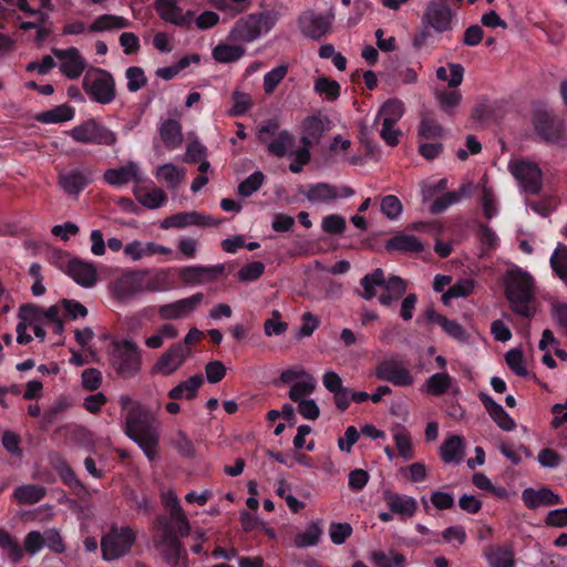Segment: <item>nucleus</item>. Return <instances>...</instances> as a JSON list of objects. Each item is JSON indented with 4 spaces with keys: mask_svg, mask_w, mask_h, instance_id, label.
Listing matches in <instances>:
<instances>
[{
    "mask_svg": "<svg viewBox=\"0 0 567 567\" xmlns=\"http://www.w3.org/2000/svg\"><path fill=\"white\" fill-rule=\"evenodd\" d=\"M166 506L169 516L158 515L154 520L153 544L168 565L177 566L184 551L179 538L189 534L190 526L177 497L168 501Z\"/></svg>",
    "mask_w": 567,
    "mask_h": 567,
    "instance_id": "1",
    "label": "nucleus"
},
{
    "mask_svg": "<svg viewBox=\"0 0 567 567\" xmlns=\"http://www.w3.org/2000/svg\"><path fill=\"white\" fill-rule=\"evenodd\" d=\"M485 557L491 567H514L515 554L512 545H491L485 549Z\"/></svg>",
    "mask_w": 567,
    "mask_h": 567,
    "instance_id": "23",
    "label": "nucleus"
},
{
    "mask_svg": "<svg viewBox=\"0 0 567 567\" xmlns=\"http://www.w3.org/2000/svg\"><path fill=\"white\" fill-rule=\"evenodd\" d=\"M264 179L261 172H255L238 185V194L244 197L250 196L261 187Z\"/></svg>",
    "mask_w": 567,
    "mask_h": 567,
    "instance_id": "47",
    "label": "nucleus"
},
{
    "mask_svg": "<svg viewBox=\"0 0 567 567\" xmlns=\"http://www.w3.org/2000/svg\"><path fill=\"white\" fill-rule=\"evenodd\" d=\"M244 54L245 49L240 45L218 44L213 50V56L219 63L235 62Z\"/></svg>",
    "mask_w": 567,
    "mask_h": 567,
    "instance_id": "36",
    "label": "nucleus"
},
{
    "mask_svg": "<svg viewBox=\"0 0 567 567\" xmlns=\"http://www.w3.org/2000/svg\"><path fill=\"white\" fill-rule=\"evenodd\" d=\"M111 364L122 378H131L141 369V354L137 346L128 340L114 343Z\"/></svg>",
    "mask_w": 567,
    "mask_h": 567,
    "instance_id": "6",
    "label": "nucleus"
},
{
    "mask_svg": "<svg viewBox=\"0 0 567 567\" xmlns=\"http://www.w3.org/2000/svg\"><path fill=\"white\" fill-rule=\"evenodd\" d=\"M381 212L389 219H395L402 213V204L396 196L388 195L381 200Z\"/></svg>",
    "mask_w": 567,
    "mask_h": 567,
    "instance_id": "60",
    "label": "nucleus"
},
{
    "mask_svg": "<svg viewBox=\"0 0 567 567\" xmlns=\"http://www.w3.org/2000/svg\"><path fill=\"white\" fill-rule=\"evenodd\" d=\"M53 54L62 60L61 72L69 79H78L85 69V61L76 48L66 50L53 49Z\"/></svg>",
    "mask_w": 567,
    "mask_h": 567,
    "instance_id": "16",
    "label": "nucleus"
},
{
    "mask_svg": "<svg viewBox=\"0 0 567 567\" xmlns=\"http://www.w3.org/2000/svg\"><path fill=\"white\" fill-rule=\"evenodd\" d=\"M374 375L382 381H388L398 386H409L413 383V377L401 362L382 361L375 367Z\"/></svg>",
    "mask_w": 567,
    "mask_h": 567,
    "instance_id": "13",
    "label": "nucleus"
},
{
    "mask_svg": "<svg viewBox=\"0 0 567 567\" xmlns=\"http://www.w3.org/2000/svg\"><path fill=\"white\" fill-rule=\"evenodd\" d=\"M68 275L71 276L79 285L91 287L96 281V269L90 264L80 259H72L68 264Z\"/></svg>",
    "mask_w": 567,
    "mask_h": 567,
    "instance_id": "21",
    "label": "nucleus"
},
{
    "mask_svg": "<svg viewBox=\"0 0 567 567\" xmlns=\"http://www.w3.org/2000/svg\"><path fill=\"white\" fill-rule=\"evenodd\" d=\"M190 353V348L181 342L172 344L154 363L152 373L171 375L183 365Z\"/></svg>",
    "mask_w": 567,
    "mask_h": 567,
    "instance_id": "9",
    "label": "nucleus"
},
{
    "mask_svg": "<svg viewBox=\"0 0 567 567\" xmlns=\"http://www.w3.org/2000/svg\"><path fill=\"white\" fill-rule=\"evenodd\" d=\"M403 103L398 99H390L381 106L378 118L383 116V120H393L396 123L403 115Z\"/></svg>",
    "mask_w": 567,
    "mask_h": 567,
    "instance_id": "44",
    "label": "nucleus"
},
{
    "mask_svg": "<svg viewBox=\"0 0 567 567\" xmlns=\"http://www.w3.org/2000/svg\"><path fill=\"white\" fill-rule=\"evenodd\" d=\"M301 193L307 197L309 202L321 203L336 200L340 196L350 197L354 194V190L349 186H343L341 187V193H339V188L334 185L328 183H317L309 186L306 192Z\"/></svg>",
    "mask_w": 567,
    "mask_h": 567,
    "instance_id": "15",
    "label": "nucleus"
},
{
    "mask_svg": "<svg viewBox=\"0 0 567 567\" xmlns=\"http://www.w3.org/2000/svg\"><path fill=\"white\" fill-rule=\"evenodd\" d=\"M467 193V186L463 185L457 192H447L436 198L431 205V213L439 214L450 205L458 202Z\"/></svg>",
    "mask_w": 567,
    "mask_h": 567,
    "instance_id": "41",
    "label": "nucleus"
},
{
    "mask_svg": "<svg viewBox=\"0 0 567 567\" xmlns=\"http://www.w3.org/2000/svg\"><path fill=\"white\" fill-rule=\"evenodd\" d=\"M74 115L71 106L63 104L52 110L42 112L35 116V120L42 123H60L70 121Z\"/></svg>",
    "mask_w": 567,
    "mask_h": 567,
    "instance_id": "34",
    "label": "nucleus"
},
{
    "mask_svg": "<svg viewBox=\"0 0 567 567\" xmlns=\"http://www.w3.org/2000/svg\"><path fill=\"white\" fill-rule=\"evenodd\" d=\"M120 403L123 409L131 405L125 419L126 435L138 444L150 461H154L159 443L155 416L148 408L133 402L128 395H122Z\"/></svg>",
    "mask_w": 567,
    "mask_h": 567,
    "instance_id": "2",
    "label": "nucleus"
},
{
    "mask_svg": "<svg viewBox=\"0 0 567 567\" xmlns=\"http://www.w3.org/2000/svg\"><path fill=\"white\" fill-rule=\"evenodd\" d=\"M166 199V195L161 188H153L152 190L137 196V200L150 209L159 207Z\"/></svg>",
    "mask_w": 567,
    "mask_h": 567,
    "instance_id": "55",
    "label": "nucleus"
},
{
    "mask_svg": "<svg viewBox=\"0 0 567 567\" xmlns=\"http://www.w3.org/2000/svg\"><path fill=\"white\" fill-rule=\"evenodd\" d=\"M179 279L184 285H196L212 281L207 268L199 266L183 268L179 272Z\"/></svg>",
    "mask_w": 567,
    "mask_h": 567,
    "instance_id": "37",
    "label": "nucleus"
},
{
    "mask_svg": "<svg viewBox=\"0 0 567 567\" xmlns=\"http://www.w3.org/2000/svg\"><path fill=\"white\" fill-rule=\"evenodd\" d=\"M394 440L399 455L405 460H411L413 457V451L410 434L408 432L396 433Z\"/></svg>",
    "mask_w": 567,
    "mask_h": 567,
    "instance_id": "63",
    "label": "nucleus"
},
{
    "mask_svg": "<svg viewBox=\"0 0 567 567\" xmlns=\"http://www.w3.org/2000/svg\"><path fill=\"white\" fill-rule=\"evenodd\" d=\"M522 498L529 509H536L540 506L558 505L561 503L560 496L548 487H542L539 489H534L532 487L525 488L523 491Z\"/></svg>",
    "mask_w": 567,
    "mask_h": 567,
    "instance_id": "19",
    "label": "nucleus"
},
{
    "mask_svg": "<svg viewBox=\"0 0 567 567\" xmlns=\"http://www.w3.org/2000/svg\"><path fill=\"white\" fill-rule=\"evenodd\" d=\"M346 226V219L340 215H329L322 219V230L329 235L342 234Z\"/></svg>",
    "mask_w": 567,
    "mask_h": 567,
    "instance_id": "58",
    "label": "nucleus"
},
{
    "mask_svg": "<svg viewBox=\"0 0 567 567\" xmlns=\"http://www.w3.org/2000/svg\"><path fill=\"white\" fill-rule=\"evenodd\" d=\"M128 27V21L122 17L103 14L95 19L89 27L91 32H102L112 29H124Z\"/></svg>",
    "mask_w": 567,
    "mask_h": 567,
    "instance_id": "33",
    "label": "nucleus"
},
{
    "mask_svg": "<svg viewBox=\"0 0 567 567\" xmlns=\"http://www.w3.org/2000/svg\"><path fill=\"white\" fill-rule=\"evenodd\" d=\"M288 65L280 64L270 72H268L264 78V90L266 94H271L277 85L284 80L287 75Z\"/></svg>",
    "mask_w": 567,
    "mask_h": 567,
    "instance_id": "45",
    "label": "nucleus"
},
{
    "mask_svg": "<svg viewBox=\"0 0 567 567\" xmlns=\"http://www.w3.org/2000/svg\"><path fill=\"white\" fill-rule=\"evenodd\" d=\"M295 136L288 131H281L278 133L274 141H269L267 144L268 152L276 157H284L287 151L295 146Z\"/></svg>",
    "mask_w": 567,
    "mask_h": 567,
    "instance_id": "32",
    "label": "nucleus"
},
{
    "mask_svg": "<svg viewBox=\"0 0 567 567\" xmlns=\"http://www.w3.org/2000/svg\"><path fill=\"white\" fill-rule=\"evenodd\" d=\"M505 362L508 368L519 377H527L528 371L524 365V354L519 349H512L505 354Z\"/></svg>",
    "mask_w": 567,
    "mask_h": 567,
    "instance_id": "46",
    "label": "nucleus"
},
{
    "mask_svg": "<svg viewBox=\"0 0 567 567\" xmlns=\"http://www.w3.org/2000/svg\"><path fill=\"white\" fill-rule=\"evenodd\" d=\"M82 385L86 391H95L102 383V374L95 368L86 369L82 372Z\"/></svg>",
    "mask_w": 567,
    "mask_h": 567,
    "instance_id": "64",
    "label": "nucleus"
},
{
    "mask_svg": "<svg viewBox=\"0 0 567 567\" xmlns=\"http://www.w3.org/2000/svg\"><path fill=\"white\" fill-rule=\"evenodd\" d=\"M70 135L74 141L80 143H94L110 146L116 142L115 134L95 118H90L81 125L73 127L70 131Z\"/></svg>",
    "mask_w": 567,
    "mask_h": 567,
    "instance_id": "7",
    "label": "nucleus"
},
{
    "mask_svg": "<svg viewBox=\"0 0 567 567\" xmlns=\"http://www.w3.org/2000/svg\"><path fill=\"white\" fill-rule=\"evenodd\" d=\"M388 251L400 252H421L424 249L423 244L413 235H396L385 243Z\"/></svg>",
    "mask_w": 567,
    "mask_h": 567,
    "instance_id": "27",
    "label": "nucleus"
},
{
    "mask_svg": "<svg viewBox=\"0 0 567 567\" xmlns=\"http://www.w3.org/2000/svg\"><path fill=\"white\" fill-rule=\"evenodd\" d=\"M329 534L333 544L341 545L352 535V526L349 523H332Z\"/></svg>",
    "mask_w": 567,
    "mask_h": 567,
    "instance_id": "57",
    "label": "nucleus"
},
{
    "mask_svg": "<svg viewBox=\"0 0 567 567\" xmlns=\"http://www.w3.org/2000/svg\"><path fill=\"white\" fill-rule=\"evenodd\" d=\"M478 398L484 405L485 410L492 420L506 432L513 431L516 427L515 421L507 414L501 404L495 402L489 395L484 392L478 394Z\"/></svg>",
    "mask_w": 567,
    "mask_h": 567,
    "instance_id": "20",
    "label": "nucleus"
},
{
    "mask_svg": "<svg viewBox=\"0 0 567 567\" xmlns=\"http://www.w3.org/2000/svg\"><path fill=\"white\" fill-rule=\"evenodd\" d=\"M264 272L265 265L261 261H251L239 269L237 277L239 281L248 282L257 280Z\"/></svg>",
    "mask_w": 567,
    "mask_h": 567,
    "instance_id": "49",
    "label": "nucleus"
},
{
    "mask_svg": "<svg viewBox=\"0 0 567 567\" xmlns=\"http://www.w3.org/2000/svg\"><path fill=\"white\" fill-rule=\"evenodd\" d=\"M383 495L392 513L405 517H412L415 514L417 505L413 498L402 497L389 489L385 491Z\"/></svg>",
    "mask_w": 567,
    "mask_h": 567,
    "instance_id": "26",
    "label": "nucleus"
},
{
    "mask_svg": "<svg viewBox=\"0 0 567 567\" xmlns=\"http://www.w3.org/2000/svg\"><path fill=\"white\" fill-rule=\"evenodd\" d=\"M534 127L546 142H556L561 137L564 122L546 111H537L534 115Z\"/></svg>",
    "mask_w": 567,
    "mask_h": 567,
    "instance_id": "14",
    "label": "nucleus"
},
{
    "mask_svg": "<svg viewBox=\"0 0 567 567\" xmlns=\"http://www.w3.org/2000/svg\"><path fill=\"white\" fill-rule=\"evenodd\" d=\"M197 218L198 213L197 212H190V213H178L171 215L169 217L165 218L162 223L163 228L168 227H176V228H183L188 225H195L197 226Z\"/></svg>",
    "mask_w": 567,
    "mask_h": 567,
    "instance_id": "43",
    "label": "nucleus"
},
{
    "mask_svg": "<svg viewBox=\"0 0 567 567\" xmlns=\"http://www.w3.org/2000/svg\"><path fill=\"white\" fill-rule=\"evenodd\" d=\"M509 167L526 193H539L542 189V172L536 164L522 161L512 163Z\"/></svg>",
    "mask_w": 567,
    "mask_h": 567,
    "instance_id": "10",
    "label": "nucleus"
},
{
    "mask_svg": "<svg viewBox=\"0 0 567 567\" xmlns=\"http://www.w3.org/2000/svg\"><path fill=\"white\" fill-rule=\"evenodd\" d=\"M136 536L128 526H112L110 532L101 539L102 556L105 560H113L130 553Z\"/></svg>",
    "mask_w": 567,
    "mask_h": 567,
    "instance_id": "5",
    "label": "nucleus"
},
{
    "mask_svg": "<svg viewBox=\"0 0 567 567\" xmlns=\"http://www.w3.org/2000/svg\"><path fill=\"white\" fill-rule=\"evenodd\" d=\"M87 183V177L80 171H71L59 176V185L70 195H78Z\"/></svg>",
    "mask_w": 567,
    "mask_h": 567,
    "instance_id": "31",
    "label": "nucleus"
},
{
    "mask_svg": "<svg viewBox=\"0 0 567 567\" xmlns=\"http://www.w3.org/2000/svg\"><path fill=\"white\" fill-rule=\"evenodd\" d=\"M321 529L317 523H311L308 530L295 536V545L299 548L313 546L319 542Z\"/></svg>",
    "mask_w": 567,
    "mask_h": 567,
    "instance_id": "48",
    "label": "nucleus"
},
{
    "mask_svg": "<svg viewBox=\"0 0 567 567\" xmlns=\"http://www.w3.org/2000/svg\"><path fill=\"white\" fill-rule=\"evenodd\" d=\"M395 124L393 120H383L382 122L380 135L389 146H396L399 144L401 131L395 128Z\"/></svg>",
    "mask_w": 567,
    "mask_h": 567,
    "instance_id": "62",
    "label": "nucleus"
},
{
    "mask_svg": "<svg viewBox=\"0 0 567 567\" xmlns=\"http://www.w3.org/2000/svg\"><path fill=\"white\" fill-rule=\"evenodd\" d=\"M436 99L442 110L452 113L451 111L460 104L462 95L457 91H444L436 93Z\"/></svg>",
    "mask_w": 567,
    "mask_h": 567,
    "instance_id": "61",
    "label": "nucleus"
},
{
    "mask_svg": "<svg viewBox=\"0 0 567 567\" xmlns=\"http://www.w3.org/2000/svg\"><path fill=\"white\" fill-rule=\"evenodd\" d=\"M203 297V293L198 292L189 298L161 306L158 309V315L162 319L165 320L178 319L192 312L202 302Z\"/></svg>",
    "mask_w": 567,
    "mask_h": 567,
    "instance_id": "18",
    "label": "nucleus"
},
{
    "mask_svg": "<svg viewBox=\"0 0 567 567\" xmlns=\"http://www.w3.org/2000/svg\"><path fill=\"white\" fill-rule=\"evenodd\" d=\"M303 134L300 138L302 145L311 146L318 144L324 131L323 122L318 116H308L302 123Z\"/></svg>",
    "mask_w": 567,
    "mask_h": 567,
    "instance_id": "29",
    "label": "nucleus"
},
{
    "mask_svg": "<svg viewBox=\"0 0 567 567\" xmlns=\"http://www.w3.org/2000/svg\"><path fill=\"white\" fill-rule=\"evenodd\" d=\"M137 171V165L134 162H128L127 165L120 168L106 169L104 172V181L115 186L125 185L131 181L138 182Z\"/></svg>",
    "mask_w": 567,
    "mask_h": 567,
    "instance_id": "25",
    "label": "nucleus"
},
{
    "mask_svg": "<svg viewBox=\"0 0 567 567\" xmlns=\"http://www.w3.org/2000/svg\"><path fill=\"white\" fill-rule=\"evenodd\" d=\"M0 547L8 551V556L13 563H19L23 557V551L18 540L2 528H0Z\"/></svg>",
    "mask_w": 567,
    "mask_h": 567,
    "instance_id": "39",
    "label": "nucleus"
},
{
    "mask_svg": "<svg viewBox=\"0 0 567 567\" xmlns=\"http://www.w3.org/2000/svg\"><path fill=\"white\" fill-rule=\"evenodd\" d=\"M550 266L555 274L564 281H567V247L558 246L550 257Z\"/></svg>",
    "mask_w": 567,
    "mask_h": 567,
    "instance_id": "42",
    "label": "nucleus"
},
{
    "mask_svg": "<svg viewBox=\"0 0 567 567\" xmlns=\"http://www.w3.org/2000/svg\"><path fill=\"white\" fill-rule=\"evenodd\" d=\"M173 446L184 457L195 456V446L193 442L187 437L186 433L182 430L176 432L175 437L172 441Z\"/></svg>",
    "mask_w": 567,
    "mask_h": 567,
    "instance_id": "54",
    "label": "nucleus"
},
{
    "mask_svg": "<svg viewBox=\"0 0 567 567\" xmlns=\"http://www.w3.org/2000/svg\"><path fill=\"white\" fill-rule=\"evenodd\" d=\"M445 133L444 127L430 116H422L419 125V136L424 140H435L443 137Z\"/></svg>",
    "mask_w": 567,
    "mask_h": 567,
    "instance_id": "38",
    "label": "nucleus"
},
{
    "mask_svg": "<svg viewBox=\"0 0 567 567\" xmlns=\"http://www.w3.org/2000/svg\"><path fill=\"white\" fill-rule=\"evenodd\" d=\"M127 89L130 92H137L143 89L147 83V78L142 68L130 66L126 70Z\"/></svg>",
    "mask_w": 567,
    "mask_h": 567,
    "instance_id": "51",
    "label": "nucleus"
},
{
    "mask_svg": "<svg viewBox=\"0 0 567 567\" xmlns=\"http://www.w3.org/2000/svg\"><path fill=\"white\" fill-rule=\"evenodd\" d=\"M159 136L167 148L178 147L183 143L182 125L178 121L168 118L162 123Z\"/></svg>",
    "mask_w": 567,
    "mask_h": 567,
    "instance_id": "28",
    "label": "nucleus"
},
{
    "mask_svg": "<svg viewBox=\"0 0 567 567\" xmlns=\"http://www.w3.org/2000/svg\"><path fill=\"white\" fill-rule=\"evenodd\" d=\"M158 175L162 176L173 188L178 186L185 176L183 168L173 164H165L158 168Z\"/></svg>",
    "mask_w": 567,
    "mask_h": 567,
    "instance_id": "53",
    "label": "nucleus"
},
{
    "mask_svg": "<svg viewBox=\"0 0 567 567\" xmlns=\"http://www.w3.org/2000/svg\"><path fill=\"white\" fill-rule=\"evenodd\" d=\"M147 275V270H133L124 274L113 285L114 298L124 301L140 292L152 289L145 281Z\"/></svg>",
    "mask_w": 567,
    "mask_h": 567,
    "instance_id": "8",
    "label": "nucleus"
},
{
    "mask_svg": "<svg viewBox=\"0 0 567 567\" xmlns=\"http://www.w3.org/2000/svg\"><path fill=\"white\" fill-rule=\"evenodd\" d=\"M332 18L333 13H329L328 17H323L315 13L313 11H307L299 17L298 23L301 32L306 37L312 40H320L330 31Z\"/></svg>",
    "mask_w": 567,
    "mask_h": 567,
    "instance_id": "12",
    "label": "nucleus"
},
{
    "mask_svg": "<svg viewBox=\"0 0 567 567\" xmlns=\"http://www.w3.org/2000/svg\"><path fill=\"white\" fill-rule=\"evenodd\" d=\"M288 329V323L281 321V313L278 310H274L271 312V318L267 319L264 323V331L267 337H271L274 334L280 336L285 333Z\"/></svg>",
    "mask_w": 567,
    "mask_h": 567,
    "instance_id": "50",
    "label": "nucleus"
},
{
    "mask_svg": "<svg viewBox=\"0 0 567 567\" xmlns=\"http://www.w3.org/2000/svg\"><path fill=\"white\" fill-rule=\"evenodd\" d=\"M315 89L320 94H326L329 100H337L340 95V85L337 81L330 80L326 76H320L316 80Z\"/></svg>",
    "mask_w": 567,
    "mask_h": 567,
    "instance_id": "52",
    "label": "nucleus"
},
{
    "mask_svg": "<svg viewBox=\"0 0 567 567\" xmlns=\"http://www.w3.org/2000/svg\"><path fill=\"white\" fill-rule=\"evenodd\" d=\"M462 453V437L458 435H452L445 440L441 447L440 454L445 463L457 462L461 460Z\"/></svg>",
    "mask_w": 567,
    "mask_h": 567,
    "instance_id": "35",
    "label": "nucleus"
},
{
    "mask_svg": "<svg viewBox=\"0 0 567 567\" xmlns=\"http://www.w3.org/2000/svg\"><path fill=\"white\" fill-rule=\"evenodd\" d=\"M452 384V378L447 373H435L426 381V392L440 396L444 394Z\"/></svg>",
    "mask_w": 567,
    "mask_h": 567,
    "instance_id": "40",
    "label": "nucleus"
},
{
    "mask_svg": "<svg viewBox=\"0 0 567 567\" xmlns=\"http://www.w3.org/2000/svg\"><path fill=\"white\" fill-rule=\"evenodd\" d=\"M372 560L378 567H403L405 557L401 553H394L391 560L383 551H374Z\"/></svg>",
    "mask_w": 567,
    "mask_h": 567,
    "instance_id": "56",
    "label": "nucleus"
},
{
    "mask_svg": "<svg viewBox=\"0 0 567 567\" xmlns=\"http://www.w3.org/2000/svg\"><path fill=\"white\" fill-rule=\"evenodd\" d=\"M82 86L93 101L101 104L111 103L116 95L114 78L103 69L92 68L89 70L83 78Z\"/></svg>",
    "mask_w": 567,
    "mask_h": 567,
    "instance_id": "4",
    "label": "nucleus"
},
{
    "mask_svg": "<svg viewBox=\"0 0 567 567\" xmlns=\"http://www.w3.org/2000/svg\"><path fill=\"white\" fill-rule=\"evenodd\" d=\"M453 13L449 0H432L424 12L423 20L436 32L451 29Z\"/></svg>",
    "mask_w": 567,
    "mask_h": 567,
    "instance_id": "11",
    "label": "nucleus"
},
{
    "mask_svg": "<svg viewBox=\"0 0 567 567\" xmlns=\"http://www.w3.org/2000/svg\"><path fill=\"white\" fill-rule=\"evenodd\" d=\"M154 8L166 22L178 27H189L192 23L194 12L187 11L186 14H183L182 9L174 0H155Z\"/></svg>",
    "mask_w": 567,
    "mask_h": 567,
    "instance_id": "17",
    "label": "nucleus"
},
{
    "mask_svg": "<svg viewBox=\"0 0 567 567\" xmlns=\"http://www.w3.org/2000/svg\"><path fill=\"white\" fill-rule=\"evenodd\" d=\"M260 34L255 14L239 19L231 31L233 40L240 42H251Z\"/></svg>",
    "mask_w": 567,
    "mask_h": 567,
    "instance_id": "24",
    "label": "nucleus"
},
{
    "mask_svg": "<svg viewBox=\"0 0 567 567\" xmlns=\"http://www.w3.org/2000/svg\"><path fill=\"white\" fill-rule=\"evenodd\" d=\"M234 105L229 112L233 116H240L251 107V99L247 93L235 91L233 93Z\"/></svg>",
    "mask_w": 567,
    "mask_h": 567,
    "instance_id": "59",
    "label": "nucleus"
},
{
    "mask_svg": "<svg viewBox=\"0 0 567 567\" xmlns=\"http://www.w3.org/2000/svg\"><path fill=\"white\" fill-rule=\"evenodd\" d=\"M204 384V377L200 373L192 375L187 380L179 382L169 390L168 398L177 400H194L197 396L199 388Z\"/></svg>",
    "mask_w": 567,
    "mask_h": 567,
    "instance_id": "22",
    "label": "nucleus"
},
{
    "mask_svg": "<svg viewBox=\"0 0 567 567\" xmlns=\"http://www.w3.org/2000/svg\"><path fill=\"white\" fill-rule=\"evenodd\" d=\"M47 494V489L42 485L28 484L17 487L13 497L19 504L32 505L41 501Z\"/></svg>",
    "mask_w": 567,
    "mask_h": 567,
    "instance_id": "30",
    "label": "nucleus"
},
{
    "mask_svg": "<svg viewBox=\"0 0 567 567\" xmlns=\"http://www.w3.org/2000/svg\"><path fill=\"white\" fill-rule=\"evenodd\" d=\"M534 280L530 275L522 270H512L508 272V279L505 284V296L509 302L511 309L525 318L533 316L529 303L534 298Z\"/></svg>",
    "mask_w": 567,
    "mask_h": 567,
    "instance_id": "3",
    "label": "nucleus"
}]
</instances>
